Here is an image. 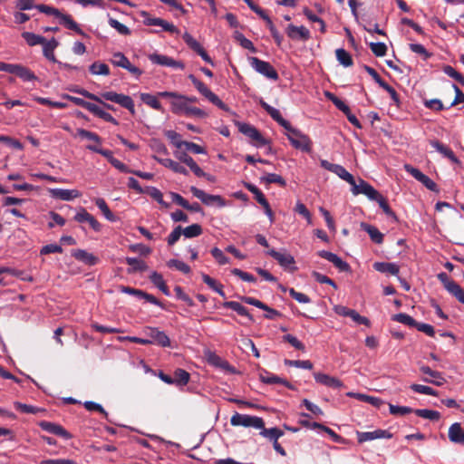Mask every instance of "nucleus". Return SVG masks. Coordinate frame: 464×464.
Wrapping results in <instances>:
<instances>
[{
  "instance_id": "a878e982",
  "label": "nucleus",
  "mask_w": 464,
  "mask_h": 464,
  "mask_svg": "<svg viewBox=\"0 0 464 464\" xmlns=\"http://www.w3.org/2000/svg\"><path fill=\"white\" fill-rule=\"evenodd\" d=\"M74 219L79 223L88 222L94 231L98 232L102 228L100 222L83 208L74 216Z\"/></svg>"
},
{
  "instance_id": "bb28decb",
  "label": "nucleus",
  "mask_w": 464,
  "mask_h": 464,
  "mask_svg": "<svg viewBox=\"0 0 464 464\" xmlns=\"http://www.w3.org/2000/svg\"><path fill=\"white\" fill-rule=\"evenodd\" d=\"M266 254L276 259L284 268H288L290 266L295 265V263L294 256L286 252L282 253L275 249H271L267 251Z\"/></svg>"
},
{
  "instance_id": "f8f14e48",
  "label": "nucleus",
  "mask_w": 464,
  "mask_h": 464,
  "mask_svg": "<svg viewBox=\"0 0 464 464\" xmlns=\"http://www.w3.org/2000/svg\"><path fill=\"white\" fill-rule=\"evenodd\" d=\"M320 166L324 169H327L336 174L340 179L345 180L349 184H353V176L349 173L343 166L339 164H334L326 160H320Z\"/></svg>"
},
{
  "instance_id": "dca6fc26",
  "label": "nucleus",
  "mask_w": 464,
  "mask_h": 464,
  "mask_svg": "<svg viewBox=\"0 0 464 464\" xmlns=\"http://www.w3.org/2000/svg\"><path fill=\"white\" fill-rule=\"evenodd\" d=\"M359 443L378 440V439H391L392 434L386 430H375L373 431H356Z\"/></svg>"
},
{
  "instance_id": "58836bf2",
  "label": "nucleus",
  "mask_w": 464,
  "mask_h": 464,
  "mask_svg": "<svg viewBox=\"0 0 464 464\" xmlns=\"http://www.w3.org/2000/svg\"><path fill=\"white\" fill-rule=\"evenodd\" d=\"M61 23L68 29L74 31L76 34L84 36L85 33L80 28L79 24L72 19L70 14H63L59 15Z\"/></svg>"
},
{
  "instance_id": "423d86ee",
  "label": "nucleus",
  "mask_w": 464,
  "mask_h": 464,
  "mask_svg": "<svg viewBox=\"0 0 464 464\" xmlns=\"http://www.w3.org/2000/svg\"><path fill=\"white\" fill-rule=\"evenodd\" d=\"M232 426L253 427L260 430L264 426V420L261 417L240 414L236 412L230 419Z\"/></svg>"
},
{
  "instance_id": "0eeeda50",
  "label": "nucleus",
  "mask_w": 464,
  "mask_h": 464,
  "mask_svg": "<svg viewBox=\"0 0 464 464\" xmlns=\"http://www.w3.org/2000/svg\"><path fill=\"white\" fill-rule=\"evenodd\" d=\"M101 96L106 101L115 102L121 107L127 109L132 115L135 114L134 102L130 96L115 92H105Z\"/></svg>"
},
{
  "instance_id": "f3484780",
  "label": "nucleus",
  "mask_w": 464,
  "mask_h": 464,
  "mask_svg": "<svg viewBox=\"0 0 464 464\" xmlns=\"http://www.w3.org/2000/svg\"><path fill=\"white\" fill-rule=\"evenodd\" d=\"M285 33L287 36L294 41L299 40L305 42L311 37L310 31L304 25L296 26L292 24H288Z\"/></svg>"
},
{
  "instance_id": "b1692460",
  "label": "nucleus",
  "mask_w": 464,
  "mask_h": 464,
  "mask_svg": "<svg viewBox=\"0 0 464 464\" xmlns=\"http://www.w3.org/2000/svg\"><path fill=\"white\" fill-rule=\"evenodd\" d=\"M420 371L423 374H426V375L433 378V379H430V378H427V377L422 378V381L425 382H430V383H432V384L437 385V386H441L446 382L445 379L442 377L441 372H437V371H433L429 366L422 365V366H420Z\"/></svg>"
},
{
  "instance_id": "20e7f679",
  "label": "nucleus",
  "mask_w": 464,
  "mask_h": 464,
  "mask_svg": "<svg viewBox=\"0 0 464 464\" xmlns=\"http://www.w3.org/2000/svg\"><path fill=\"white\" fill-rule=\"evenodd\" d=\"M188 79L191 81L196 89L210 102L218 107L219 109L227 111L228 107L213 92H211L201 81L197 79L193 74L188 75Z\"/></svg>"
},
{
  "instance_id": "f03ea898",
  "label": "nucleus",
  "mask_w": 464,
  "mask_h": 464,
  "mask_svg": "<svg viewBox=\"0 0 464 464\" xmlns=\"http://www.w3.org/2000/svg\"><path fill=\"white\" fill-rule=\"evenodd\" d=\"M171 111L175 114H184L186 116L198 117V118H205L207 117V113L198 108L189 106L188 102L184 100V95H179V99L172 100L171 102Z\"/></svg>"
},
{
  "instance_id": "ea45409f",
  "label": "nucleus",
  "mask_w": 464,
  "mask_h": 464,
  "mask_svg": "<svg viewBox=\"0 0 464 464\" xmlns=\"http://www.w3.org/2000/svg\"><path fill=\"white\" fill-rule=\"evenodd\" d=\"M223 306L226 308L232 309L233 311L237 312L239 315L247 317L252 322L254 321V318L249 314L248 310L238 302L227 301L223 304Z\"/></svg>"
},
{
  "instance_id": "4d7b16f0",
  "label": "nucleus",
  "mask_w": 464,
  "mask_h": 464,
  "mask_svg": "<svg viewBox=\"0 0 464 464\" xmlns=\"http://www.w3.org/2000/svg\"><path fill=\"white\" fill-rule=\"evenodd\" d=\"M108 24L111 27L114 28L121 35H130L131 34V31L128 26L120 23L118 20L112 17H109Z\"/></svg>"
},
{
  "instance_id": "c756f323",
  "label": "nucleus",
  "mask_w": 464,
  "mask_h": 464,
  "mask_svg": "<svg viewBox=\"0 0 464 464\" xmlns=\"http://www.w3.org/2000/svg\"><path fill=\"white\" fill-rule=\"evenodd\" d=\"M449 439L451 442L456 444H464V429L460 423L455 422L450 425L448 432Z\"/></svg>"
},
{
  "instance_id": "39448f33",
  "label": "nucleus",
  "mask_w": 464,
  "mask_h": 464,
  "mask_svg": "<svg viewBox=\"0 0 464 464\" xmlns=\"http://www.w3.org/2000/svg\"><path fill=\"white\" fill-rule=\"evenodd\" d=\"M437 277L443 285L444 288L459 303L464 304V289L457 282L450 279L444 272L439 273Z\"/></svg>"
},
{
  "instance_id": "c85d7f7f",
  "label": "nucleus",
  "mask_w": 464,
  "mask_h": 464,
  "mask_svg": "<svg viewBox=\"0 0 464 464\" xmlns=\"http://www.w3.org/2000/svg\"><path fill=\"white\" fill-rule=\"evenodd\" d=\"M72 256L76 260L88 266H95L99 262V258L96 256L83 249L73 250Z\"/></svg>"
},
{
  "instance_id": "2f4dec72",
  "label": "nucleus",
  "mask_w": 464,
  "mask_h": 464,
  "mask_svg": "<svg viewBox=\"0 0 464 464\" xmlns=\"http://www.w3.org/2000/svg\"><path fill=\"white\" fill-rule=\"evenodd\" d=\"M430 144L432 148H434L437 151L441 153L445 158L449 159L454 163H458L459 160L454 154L453 150L443 143L440 142L437 140H433L430 141Z\"/></svg>"
},
{
  "instance_id": "79ce46f5",
  "label": "nucleus",
  "mask_w": 464,
  "mask_h": 464,
  "mask_svg": "<svg viewBox=\"0 0 464 464\" xmlns=\"http://www.w3.org/2000/svg\"><path fill=\"white\" fill-rule=\"evenodd\" d=\"M72 91L87 98V99H90V100H92V101H95V102L101 103L107 110H111V111L115 110L111 104L104 102L99 96H97L84 89L76 88V89H72Z\"/></svg>"
},
{
  "instance_id": "9b49d317",
  "label": "nucleus",
  "mask_w": 464,
  "mask_h": 464,
  "mask_svg": "<svg viewBox=\"0 0 464 464\" xmlns=\"http://www.w3.org/2000/svg\"><path fill=\"white\" fill-rule=\"evenodd\" d=\"M245 187L254 194L256 200L264 208L266 215L269 218L270 221L273 222L274 213L263 192L256 185L251 183H245Z\"/></svg>"
},
{
  "instance_id": "864d4df0",
  "label": "nucleus",
  "mask_w": 464,
  "mask_h": 464,
  "mask_svg": "<svg viewBox=\"0 0 464 464\" xmlns=\"http://www.w3.org/2000/svg\"><path fill=\"white\" fill-rule=\"evenodd\" d=\"M16 76L24 82H31L37 80L36 75L27 67L20 64Z\"/></svg>"
},
{
  "instance_id": "6ab92c4d",
  "label": "nucleus",
  "mask_w": 464,
  "mask_h": 464,
  "mask_svg": "<svg viewBox=\"0 0 464 464\" xmlns=\"http://www.w3.org/2000/svg\"><path fill=\"white\" fill-rule=\"evenodd\" d=\"M38 425L42 430L51 434L60 436L65 440H69L72 438V435L63 426L59 424L46 420H42L39 422Z\"/></svg>"
},
{
  "instance_id": "412c9836",
  "label": "nucleus",
  "mask_w": 464,
  "mask_h": 464,
  "mask_svg": "<svg viewBox=\"0 0 464 464\" xmlns=\"http://www.w3.org/2000/svg\"><path fill=\"white\" fill-rule=\"evenodd\" d=\"M259 104L261 105V107L270 115V117L276 121L280 126H282L283 128H285V130L286 129H290V122L287 121L286 120H285L279 110L270 106L267 102H266L263 99H260L259 101Z\"/></svg>"
},
{
  "instance_id": "338daca9",
  "label": "nucleus",
  "mask_w": 464,
  "mask_h": 464,
  "mask_svg": "<svg viewBox=\"0 0 464 464\" xmlns=\"http://www.w3.org/2000/svg\"><path fill=\"white\" fill-rule=\"evenodd\" d=\"M167 266L170 268L174 267L177 270L182 272L183 274L187 275L190 273V267L184 263L183 261L178 260V259H170L167 262Z\"/></svg>"
},
{
  "instance_id": "aec40b11",
  "label": "nucleus",
  "mask_w": 464,
  "mask_h": 464,
  "mask_svg": "<svg viewBox=\"0 0 464 464\" xmlns=\"http://www.w3.org/2000/svg\"><path fill=\"white\" fill-rule=\"evenodd\" d=\"M319 256L328 260L333 263L334 266L338 268L341 272H348L350 270V266L347 262L343 261L341 257H339L336 254L326 250H321L317 253Z\"/></svg>"
},
{
  "instance_id": "69168bd1",
  "label": "nucleus",
  "mask_w": 464,
  "mask_h": 464,
  "mask_svg": "<svg viewBox=\"0 0 464 464\" xmlns=\"http://www.w3.org/2000/svg\"><path fill=\"white\" fill-rule=\"evenodd\" d=\"M187 45L196 53L203 49L202 45L188 33H185L182 36Z\"/></svg>"
},
{
  "instance_id": "49530a36",
  "label": "nucleus",
  "mask_w": 464,
  "mask_h": 464,
  "mask_svg": "<svg viewBox=\"0 0 464 464\" xmlns=\"http://www.w3.org/2000/svg\"><path fill=\"white\" fill-rule=\"evenodd\" d=\"M203 282L208 285L211 289L217 292L222 297H225V293L223 291V285L220 283H218L215 279L210 277L208 275L202 273L201 275Z\"/></svg>"
},
{
  "instance_id": "774afa93",
  "label": "nucleus",
  "mask_w": 464,
  "mask_h": 464,
  "mask_svg": "<svg viewBox=\"0 0 464 464\" xmlns=\"http://www.w3.org/2000/svg\"><path fill=\"white\" fill-rule=\"evenodd\" d=\"M443 72L448 76L453 78L454 80H456L458 82L464 86V76L459 72H457L452 66L445 65L443 67Z\"/></svg>"
},
{
  "instance_id": "8fccbe9b",
  "label": "nucleus",
  "mask_w": 464,
  "mask_h": 464,
  "mask_svg": "<svg viewBox=\"0 0 464 464\" xmlns=\"http://www.w3.org/2000/svg\"><path fill=\"white\" fill-rule=\"evenodd\" d=\"M414 413L420 418L437 421L440 419V413L437 411L428 409H416Z\"/></svg>"
},
{
  "instance_id": "0e129e2a",
  "label": "nucleus",
  "mask_w": 464,
  "mask_h": 464,
  "mask_svg": "<svg viewBox=\"0 0 464 464\" xmlns=\"http://www.w3.org/2000/svg\"><path fill=\"white\" fill-rule=\"evenodd\" d=\"M111 63L115 66L125 69L128 68L130 61L122 53L118 52L113 54Z\"/></svg>"
},
{
  "instance_id": "f257e3e1",
  "label": "nucleus",
  "mask_w": 464,
  "mask_h": 464,
  "mask_svg": "<svg viewBox=\"0 0 464 464\" xmlns=\"http://www.w3.org/2000/svg\"><path fill=\"white\" fill-rule=\"evenodd\" d=\"M286 130L288 131L287 139L294 148L304 152H311L313 142L308 135L292 127V125H290V129H286Z\"/></svg>"
},
{
  "instance_id": "4be33fe9",
  "label": "nucleus",
  "mask_w": 464,
  "mask_h": 464,
  "mask_svg": "<svg viewBox=\"0 0 464 464\" xmlns=\"http://www.w3.org/2000/svg\"><path fill=\"white\" fill-rule=\"evenodd\" d=\"M175 157L182 163L186 164L190 170L198 178L204 175L202 169L197 164V162L184 151H177Z\"/></svg>"
},
{
  "instance_id": "2eb2a0df",
  "label": "nucleus",
  "mask_w": 464,
  "mask_h": 464,
  "mask_svg": "<svg viewBox=\"0 0 464 464\" xmlns=\"http://www.w3.org/2000/svg\"><path fill=\"white\" fill-rule=\"evenodd\" d=\"M146 335L150 337V344L156 343L161 347H169L170 340L169 336L158 328L149 327L145 332Z\"/></svg>"
},
{
  "instance_id": "a211bd4d",
  "label": "nucleus",
  "mask_w": 464,
  "mask_h": 464,
  "mask_svg": "<svg viewBox=\"0 0 464 464\" xmlns=\"http://www.w3.org/2000/svg\"><path fill=\"white\" fill-rule=\"evenodd\" d=\"M120 291L124 294L135 295L139 298H143L147 302H149L152 304L163 307L162 303L160 300H158L154 295L148 294L140 289L132 288L130 286L121 285Z\"/></svg>"
},
{
  "instance_id": "9d476101",
  "label": "nucleus",
  "mask_w": 464,
  "mask_h": 464,
  "mask_svg": "<svg viewBox=\"0 0 464 464\" xmlns=\"http://www.w3.org/2000/svg\"><path fill=\"white\" fill-rule=\"evenodd\" d=\"M238 130L246 135V137L250 138L252 140L256 141V146H264L268 143V140L265 139L262 134L259 132V130L254 127L251 124L245 123V122H237L236 123Z\"/></svg>"
},
{
  "instance_id": "5701e85b",
  "label": "nucleus",
  "mask_w": 464,
  "mask_h": 464,
  "mask_svg": "<svg viewBox=\"0 0 464 464\" xmlns=\"http://www.w3.org/2000/svg\"><path fill=\"white\" fill-rule=\"evenodd\" d=\"M49 193L52 198L69 201L81 197V192L77 189L50 188Z\"/></svg>"
},
{
  "instance_id": "de8ad7c7",
  "label": "nucleus",
  "mask_w": 464,
  "mask_h": 464,
  "mask_svg": "<svg viewBox=\"0 0 464 464\" xmlns=\"http://www.w3.org/2000/svg\"><path fill=\"white\" fill-rule=\"evenodd\" d=\"M91 112L102 119L103 121H107V122H111L114 125H119V121L114 118L112 117L109 112L103 111L102 109H101L98 105L94 104L93 108L92 109Z\"/></svg>"
},
{
  "instance_id": "bf43d9fd",
  "label": "nucleus",
  "mask_w": 464,
  "mask_h": 464,
  "mask_svg": "<svg viewBox=\"0 0 464 464\" xmlns=\"http://www.w3.org/2000/svg\"><path fill=\"white\" fill-rule=\"evenodd\" d=\"M146 193L150 195L154 200L165 208H169V205L164 201L163 195L160 189L155 187H148Z\"/></svg>"
},
{
  "instance_id": "72a5a7b5",
  "label": "nucleus",
  "mask_w": 464,
  "mask_h": 464,
  "mask_svg": "<svg viewBox=\"0 0 464 464\" xmlns=\"http://www.w3.org/2000/svg\"><path fill=\"white\" fill-rule=\"evenodd\" d=\"M126 263L130 266L128 268L127 272L128 274H133L137 272H144L147 271L149 266L147 264L139 258L136 257H126L125 259Z\"/></svg>"
},
{
  "instance_id": "13d9d810",
  "label": "nucleus",
  "mask_w": 464,
  "mask_h": 464,
  "mask_svg": "<svg viewBox=\"0 0 464 464\" xmlns=\"http://www.w3.org/2000/svg\"><path fill=\"white\" fill-rule=\"evenodd\" d=\"M392 320L401 324H403L405 325H408L410 327H414L417 325V321L413 319L411 315L403 313H400L397 314H394L392 316Z\"/></svg>"
},
{
  "instance_id": "cd10ccee",
  "label": "nucleus",
  "mask_w": 464,
  "mask_h": 464,
  "mask_svg": "<svg viewBox=\"0 0 464 464\" xmlns=\"http://www.w3.org/2000/svg\"><path fill=\"white\" fill-rule=\"evenodd\" d=\"M260 381L266 384H282L290 390H294V386L286 380L280 378L266 371L259 374Z\"/></svg>"
},
{
  "instance_id": "c03bdc74",
  "label": "nucleus",
  "mask_w": 464,
  "mask_h": 464,
  "mask_svg": "<svg viewBox=\"0 0 464 464\" xmlns=\"http://www.w3.org/2000/svg\"><path fill=\"white\" fill-rule=\"evenodd\" d=\"M260 182L266 185L276 183L283 188L286 186V181L285 180V179L282 176L276 173H266L265 176L260 178Z\"/></svg>"
},
{
  "instance_id": "680f3d73",
  "label": "nucleus",
  "mask_w": 464,
  "mask_h": 464,
  "mask_svg": "<svg viewBox=\"0 0 464 464\" xmlns=\"http://www.w3.org/2000/svg\"><path fill=\"white\" fill-rule=\"evenodd\" d=\"M173 381L179 385H186L189 381V373L183 369H177L174 372Z\"/></svg>"
},
{
  "instance_id": "473e14b6",
  "label": "nucleus",
  "mask_w": 464,
  "mask_h": 464,
  "mask_svg": "<svg viewBox=\"0 0 464 464\" xmlns=\"http://www.w3.org/2000/svg\"><path fill=\"white\" fill-rule=\"evenodd\" d=\"M154 159L161 165H163L166 168L170 169L172 171L183 175H188V172L185 167L180 165L179 162L171 160V159H161L158 157H154Z\"/></svg>"
},
{
  "instance_id": "4c0bfd02",
  "label": "nucleus",
  "mask_w": 464,
  "mask_h": 464,
  "mask_svg": "<svg viewBox=\"0 0 464 464\" xmlns=\"http://www.w3.org/2000/svg\"><path fill=\"white\" fill-rule=\"evenodd\" d=\"M58 45L59 43L54 37L49 41L45 40V44H43L44 55L53 63H57L53 51Z\"/></svg>"
},
{
  "instance_id": "7c9ffc66",
  "label": "nucleus",
  "mask_w": 464,
  "mask_h": 464,
  "mask_svg": "<svg viewBox=\"0 0 464 464\" xmlns=\"http://www.w3.org/2000/svg\"><path fill=\"white\" fill-rule=\"evenodd\" d=\"M430 144L432 148H434L437 151L441 153L445 158L449 159L454 163H458L459 160L454 154L453 150L443 143L440 142L437 140H433L430 141Z\"/></svg>"
},
{
  "instance_id": "393cba45",
  "label": "nucleus",
  "mask_w": 464,
  "mask_h": 464,
  "mask_svg": "<svg viewBox=\"0 0 464 464\" xmlns=\"http://www.w3.org/2000/svg\"><path fill=\"white\" fill-rule=\"evenodd\" d=\"M314 378L316 382L333 389H340L343 386L339 379L325 373L314 372Z\"/></svg>"
},
{
  "instance_id": "052dcab7",
  "label": "nucleus",
  "mask_w": 464,
  "mask_h": 464,
  "mask_svg": "<svg viewBox=\"0 0 464 464\" xmlns=\"http://www.w3.org/2000/svg\"><path fill=\"white\" fill-rule=\"evenodd\" d=\"M409 48L412 53L420 55L424 61H427L432 56V53L428 52L420 44H410Z\"/></svg>"
},
{
  "instance_id": "a18cd8bd",
  "label": "nucleus",
  "mask_w": 464,
  "mask_h": 464,
  "mask_svg": "<svg viewBox=\"0 0 464 464\" xmlns=\"http://www.w3.org/2000/svg\"><path fill=\"white\" fill-rule=\"evenodd\" d=\"M335 55L340 64L343 65L344 67H350L353 64V61L351 54L344 49H336Z\"/></svg>"
},
{
  "instance_id": "09e8293b",
  "label": "nucleus",
  "mask_w": 464,
  "mask_h": 464,
  "mask_svg": "<svg viewBox=\"0 0 464 464\" xmlns=\"http://www.w3.org/2000/svg\"><path fill=\"white\" fill-rule=\"evenodd\" d=\"M22 37L25 40L27 44L30 46H34L37 44L43 45L44 44H45V40H46L44 37L35 34L34 33H30V32H24L22 34Z\"/></svg>"
},
{
  "instance_id": "6e6d98bb",
  "label": "nucleus",
  "mask_w": 464,
  "mask_h": 464,
  "mask_svg": "<svg viewBox=\"0 0 464 464\" xmlns=\"http://www.w3.org/2000/svg\"><path fill=\"white\" fill-rule=\"evenodd\" d=\"M376 202L388 217L392 218L395 222L398 221L395 212L390 208L387 199L382 195L378 198Z\"/></svg>"
},
{
  "instance_id": "603ef678",
  "label": "nucleus",
  "mask_w": 464,
  "mask_h": 464,
  "mask_svg": "<svg viewBox=\"0 0 464 464\" xmlns=\"http://www.w3.org/2000/svg\"><path fill=\"white\" fill-rule=\"evenodd\" d=\"M90 72L94 75H109L110 68L106 63L94 62L89 68Z\"/></svg>"
},
{
  "instance_id": "f704fd0d",
  "label": "nucleus",
  "mask_w": 464,
  "mask_h": 464,
  "mask_svg": "<svg viewBox=\"0 0 464 464\" xmlns=\"http://www.w3.org/2000/svg\"><path fill=\"white\" fill-rule=\"evenodd\" d=\"M361 228L368 233L372 242L376 244H382L383 242V234L381 233L376 227L362 222Z\"/></svg>"
},
{
  "instance_id": "7ed1b4c3",
  "label": "nucleus",
  "mask_w": 464,
  "mask_h": 464,
  "mask_svg": "<svg viewBox=\"0 0 464 464\" xmlns=\"http://www.w3.org/2000/svg\"><path fill=\"white\" fill-rule=\"evenodd\" d=\"M250 66L258 73L266 77L269 80L277 81L279 75L276 70L268 63L260 60L257 57L250 56L247 58Z\"/></svg>"
},
{
  "instance_id": "e433bc0d",
  "label": "nucleus",
  "mask_w": 464,
  "mask_h": 464,
  "mask_svg": "<svg viewBox=\"0 0 464 464\" xmlns=\"http://www.w3.org/2000/svg\"><path fill=\"white\" fill-rule=\"evenodd\" d=\"M373 268L381 273H387L392 276H397L399 274L400 268L399 266L394 263H386V262H376L373 264Z\"/></svg>"
},
{
  "instance_id": "37998d69",
  "label": "nucleus",
  "mask_w": 464,
  "mask_h": 464,
  "mask_svg": "<svg viewBox=\"0 0 464 464\" xmlns=\"http://www.w3.org/2000/svg\"><path fill=\"white\" fill-rule=\"evenodd\" d=\"M140 100L148 106L151 107L156 111H163V108L161 106V103L159 102L157 95L142 92L140 93Z\"/></svg>"
},
{
  "instance_id": "ddd939ff",
  "label": "nucleus",
  "mask_w": 464,
  "mask_h": 464,
  "mask_svg": "<svg viewBox=\"0 0 464 464\" xmlns=\"http://www.w3.org/2000/svg\"><path fill=\"white\" fill-rule=\"evenodd\" d=\"M405 170L411 174L414 179L423 184L430 191H438L437 184L430 179L428 176L423 174L420 169L412 167L411 165L406 164L404 166Z\"/></svg>"
},
{
  "instance_id": "1a4fd4ad",
  "label": "nucleus",
  "mask_w": 464,
  "mask_h": 464,
  "mask_svg": "<svg viewBox=\"0 0 464 464\" xmlns=\"http://www.w3.org/2000/svg\"><path fill=\"white\" fill-rule=\"evenodd\" d=\"M139 14L140 17L143 18V24L149 26H161L162 29L166 32L171 33V34H178L179 29L171 23H169L168 21L157 18V17H151L150 14L147 11H140Z\"/></svg>"
},
{
  "instance_id": "e2e57ef3",
  "label": "nucleus",
  "mask_w": 464,
  "mask_h": 464,
  "mask_svg": "<svg viewBox=\"0 0 464 464\" xmlns=\"http://www.w3.org/2000/svg\"><path fill=\"white\" fill-rule=\"evenodd\" d=\"M77 135L82 139L92 140V141L95 142L96 144L102 143L101 137L95 132H92V131H90V130H87L84 129H78Z\"/></svg>"
},
{
  "instance_id": "a19ab883",
  "label": "nucleus",
  "mask_w": 464,
  "mask_h": 464,
  "mask_svg": "<svg viewBox=\"0 0 464 464\" xmlns=\"http://www.w3.org/2000/svg\"><path fill=\"white\" fill-rule=\"evenodd\" d=\"M260 430V435L273 441V443L278 441V439L284 435V431L277 427L266 429L264 425Z\"/></svg>"
},
{
  "instance_id": "c9c22d12",
  "label": "nucleus",
  "mask_w": 464,
  "mask_h": 464,
  "mask_svg": "<svg viewBox=\"0 0 464 464\" xmlns=\"http://www.w3.org/2000/svg\"><path fill=\"white\" fill-rule=\"evenodd\" d=\"M335 106L345 114V116L347 117V120L349 121L350 123H352L357 129L362 128L359 120L356 118L355 115H353L351 112L349 106L346 105L343 101H336Z\"/></svg>"
},
{
  "instance_id": "6e6552de",
  "label": "nucleus",
  "mask_w": 464,
  "mask_h": 464,
  "mask_svg": "<svg viewBox=\"0 0 464 464\" xmlns=\"http://www.w3.org/2000/svg\"><path fill=\"white\" fill-rule=\"evenodd\" d=\"M190 192L207 206L217 205L219 208L226 206V200L219 195H210L194 186L190 187Z\"/></svg>"
},
{
  "instance_id": "4468645a",
  "label": "nucleus",
  "mask_w": 464,
  "mask_h": 464,
  "mask_svg": "<svg viewBox=\"0 0 464 464\" xmlns=\"http://www.w3.org/2000/svg\"><path fill=\"white\" fill-rule=\"evenodd\" d=\"M148 58L152 63H155V64L167 66V67H172V68L180 69V70H183L185 68V65L182 62L176 61L173 58L167 56V55L159 54V53H151L148 56Z\"/></svg>"
},
{
  "instance_id": "3c124183",
  "label": "nucleus",
  "mask_w": 464,
  "mask_h": 464,
  "mask_svg": "<svg viewBox=\"0 0 464 464\" xmlns=\"http://www.w3.org/2000/svg\"><path fill=\"white\" fill-rule=\"evenodd\" d=\"M95 204L96 206L100 208V210L102 212V214L104 215V217L109 220V221H116V217L114 216V214L111 211V209L109 208L106 201L102 198H98L95 199Z\"/></svg>"
},
{
  "instance_id": "5fc2aeb1",
  "label": "nucleus",
  "mask_w": 464,
  "mask_h": 464,
  "mask_svg": "<svg viewBox=\"0 0 464 464\" xmlns=\"http://www.w3.org/2000/svg\"><path fill=\"white\" fill-rule=\"evenodd\" d=\"M202 227L199 224H192L182 228V234L187 238L197 237L202 234Z\"/></svg>"
}]
</instances>
